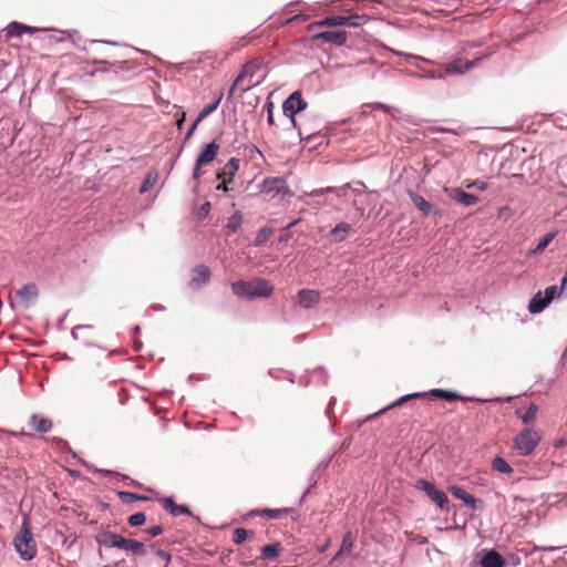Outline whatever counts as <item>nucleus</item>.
<instances>
[{
    "mask_svg": "<svg viewBox=\"0 0 567 567\" xmlns=\"http://www.w3.org/2000/svg\"><path fill=\"white\" fill-rule=\"evenodd\" d=\"M95 540L100 546L122 549L134 557H144L147 554L146 547L142 542L125 538L110 530L99 532L95 536Z\"/></svg>",
    "mask_w": 567,
    "mask_h": 567,
    "instance_id": "nucleus-1",
    "label": "nucleus"
},
{
    "mask_svg": "<svg viewBox=\"0 0 567 567\" xmlns=\"http://www.w3.org/2000/svg\"><path fill=\"white\" fill-rule=\"evenodd\" d=\"M262 66V60L260 59H254L248 61L244 64L241 68L239 74L235 79L228 96L231 97L234 95L235 90H240L241 92H246L249 89H251L255 85H258L261 82V79H255L258 71L261 70Z\"/></svg>",
    "mask_w": 567,
    "mask_h": 567,
    "instance_id": "nucleus-2",
    "label": "nucleus"
},
{
    "mask_svg": "<svg viewBox=\"0 0 567 567\" xmlns=\"http://www.w3.org/2000/svg\"><path fill=\"white\" fill-rule=\"evenodd\" d=\"M14 547L23 560H31L37 555V543L29 530V522L23 519L21 533L14 537Z\"/></svg>",
    "mask_w": 567,
    "mask_h": 567,
    "instance_id": "nucleus-3",
    "label": "nucleus"
},
{
    "mask_svg": "<svg viewBox=\"0 0 567 567\" xmlns=\"http://www.w3.org/2000/svg\"><path fill=\"white\" fill-rule=\"evenodd\" d=\"M427 395L434 396V398H440V399L446 400L449 402L464 400V398L456 392H451V391H446L443 389H433L430 392L412 393V394L404 395V396L398 399L396 401H394L393 403H391L390 405H388L386 408H384L383 410H381L380 413H383L392 408L402 405L403 403H405L412 399L424 398Z\"/></svg>",
    "mask_w": 567,
    "mask_h": 567,
    "instance_id": "nucleus-4",
    "label": "nucleus"
},
{
    "mask_svg": "<svg viewBox=\"0 0 567 567\" xmlns=\"http://www.w3.org/2000/svg\"><path fill=\"white\" fill-rule=\"evenodd\" d=\"M38 297V286L33 282H30L25 284L16 291L14 296L10 300V303L11 307H17L19 309H29L37 302Z\"/></svg>",
    "mask_w": 567,
    "mask_h": 567,
    "instance_id": "nucleus-5",
    "label": "nucleus"
},
{
    "mask_svg": "<svg viewBox=\"0 0 567 567\" xmlns=\"http://www.w3.org/2000/svg\"><path fill=\"white\" fill-rule=\"evenodd\" d=\"M540 441V435L536 430L525 429L514 441V446L519 455H529L534 452Z\"/></svg>",
    "mask_w": 567,
    "mask_h": 567,
    "instance_id": "nucleus-6",
    "label": "nucleus"
},
{
    "mask_svg": "<svg viewBox=\"0 0 567 567\" xmlns=\"http://www.w3.org/2000/svg\"><path fill=\"white\" fill-rule=\"evenodd\" d=\"M219 148L220 146L216 141H213L203 148V151L200 152L196 159L195 167L193 169L194 179L200 178L203 174L200 168L215 159Z\"/></svg>",
    "mask_w": 567,
    "mask_h": 567,
    "instance_id": "nucleus-7",
    "label": "nucleus"
},
{
    "mask_svg": "<svg viewBox=\"0 0 567 567\" xmlns=\"http://www.w3.org/2000/svg\"><path fill=\"white\" fill-rule=\"evenodd\" d=\"M307 107V102L302 99L299 91L293 92L282 104L284 114L290 118L291 124L296 127V114Z\"/></svg>",
    "mask_w": 567,
    "mask_h": 567,
    "instance_id": "nucleus-8",
    "label": "nucleus"
},
{
    "mask_svg": "<svg viewBox=\"0 0 567 567\" xmlns=\"http://www.w3.org/2000/svg\"><path fill=\"white\" fill-rule=\"evenodd\" d=\"M416 486L424 491L426 495L441 508L447 507L449 498L446 494L440 489H436L432 483L425 480H419Z\"/></svg>",
    "mask_w": 567,
    "mask_h": 567,
    "instance_id": "nucleus-9",
    "label": "nucleus"
},
{
    "mask_svg": "<svg viewBox=\"0 0 567 567\" xmlns=\"http://www.w3.org/2000/svg\"><path fill=\"white\" fill-rule=\"evenodd\" d=\"M481 60H482V58H477L473 61H467V60H464L461 58L455 59L454 61H452L451 63L445 65L444 73H445V75L446 74H451V75L452 74H463L466 71L471 70L472 68H474L475 65H477Z\"/></svg>",
    "mask_w": 567,
    "mask_h": 567,
    "instance_id": "nucleus-10",
    "label": "nucleus"
},
{
    "mask_svg": "<svg viewBox=\"0 0 567 567\" xmlns=\"http://www.w3.org/2000/svg\"><path fill=\"white\" fill-rule=\"evenodd\" d=\"M445 192L447 193V196L450 198L454 199L455 202L466 207L476 205L480 202V198L477 196L468 194L460 187H454L450 189L445 188Z\"/></svg>",
    "mask_w": 567,
    "mask_h": 567,
    "instance_id": "nucleus-11",
    "label": "nucleus"
},
{
    "mask_svg": "<svg viewBox=\"0 0 567 567\" xmlns=\"http://www.w3.org/2000/svg\"><path fill=\"white\" fill-rule=\"evenodd\" d=\"M348 34L346 31H323L313 35V41H323L338 47L346 43Z\"/></svg>",
    "mask_w": 567,
    "mask_h": 567,
    "instance_id": "nucleus-12",
    "label": "nucleus"
},
{
    "mask_svg": "<svg viewBox=\"0 0 567 567\" xmlns=\"http://www.w3.org/2000/svg\"><path fill=\"white\" fill-rule=\"evenodd\" d=\"M193 276L188 284L192 289H197L210 280V269L205 265H198L193 269Z\"/></svg>",
    "mask_w": 567,
    "mask_h": 567,
    "instance_id": "nucleus-13",
    "label": "nucleus"
},
{
    "mask_svg": "<svg viewBox=\"0 0 567 567\" xmlns=\"http://www.w3.org/2000/svg\"><path fill=\"white\" fill-rule=\"evenodd\" d=\"M298 303L305 309H311L320 301V292L313 289H302L298 291Z\"/></svg>",
    "mask_w": 567,
    "mask_h": 567,
    "instance_id": "nucleus-14",
    "label": "nucleus"
},
{
    "mask_svg": "<svg viewBox=\"0 0 567 567\" xmlns=\"http://www.w3.org/2000/svg\"><path fill=\"white\" fill-rule=\"evenodd\" d=\"M354 540H355V535L351 530H348L343 535L340 549L332 558V561H339L343 557L349 556L353 549Z\"/></svg>",
    "mask_w": 567,
    "mask_h": 567,
    "instance_id": "nucleus-15",
    "label": "nucleus"
},
{
    "mask_svg": "<svg viewBox=\"0 0 567 567\" xmlns=\"http://www.w3.org/2000/svg\"><path fill=\"white\" fill-rule=\"evenodd\" d=\"M239 159L238 158H230L217 173V179L224 181V182H233L234 177L236 176V173L239 169Z\"/></svg>",
    "mask_w": 567,
    "mask_h": 567,
    "instance_id": "nucleus-16",
    "label": "nucleus"
},
{
    "mask_svg": "<svg viewBox=\"0 0 567 567\" xmlns=\"http://www.w3.org/2000/svg\"><path fill=\"white\" fill-rule=\"evenodd\" d=\"M28 424L32 430L39 433H47L51 431L53 427V422L50 419L40 414L31 415Z\"/></svg>",
    "mask_w": 567,
    "mask_h": 567,
    "instance_id": "nucleus-17",
    "label": "nucleus"
},
{
    "mask_svg": "<svg viewBox=\"0 0 567 567\" xmlns=\"http://www.w3.org/2000/svg\"><path fill=\"white\" fill-rule=\"evenodd\" d=\"M231 290L236 296H238L240 298H247V299L255 298L252 281L239 280V281L233 282Z\"/></svg>",
    "mask_w": 567,
    "mask_h": 567,
    "instance_id": "nucleus-18",
    "label": "nucleus"
},
{
    "mask_svg": "<svg viewBox=\"0 0 567 567\" xmlns=\"http://www.w3.org/2000/svg\"><path fill=\"white\" fill-rule=\"evenodd\" d=\"M338 25H347V19L344 16L327 17L323 20L310 23L307 29H308V31H315L317 28L338 27Z\"/></svg>",
    "mask_w": 567,
    "mask_h": 567,
    "instance_id": "nucleus-19",
    "label": "nucleus"
},
{
    "mask_svg": "<svg viewBox=\"0 0 567 567\" xmlns=\"http://www.w3.org/2000/svg\"><path fill=\"white\" fill-rule=\"evenodd\" d=\"M161 503H162V506L164 507V509L167 511L169 514H172L175 517L184 515V514H188V515L190 514V511L187 506L176 504L174 502V499L171 497L161 499Z\"/></svg>",
    "mask_w": 567,
    "mask_h": 567,
    "instance_id": "nucleus-20",
    "label": "nucleus"
},
{
    "mask_svg": "<svg viewBox=\"0 0 567 567\" xmlns=\"http://www.w3.org/2000/svg\"><path fill=\"white\" fill-rule=\"evenodd\" d=\"M482 567H504L505 560L501 554L495 550H488L481 559Z\"/></svg>",
    "mask_w": 567,
    "mask_h": 567,
    "instance_id": "nucleus-21",
    "label": "nucleus"
},
{
    "mask_svg": "<svg viewBox=\"0 0 567 567\" xmlns=\"http://www.w3.org/2000/svg\"><path fill=\"white\" fill-rule=\"evenodd\" d=\"M293 511L291 508H278V509H254L250 512V516H265L268 519H278L281 518L284 515H287L289 513H292Z\"/></svg>",
    "mask_w": 567,
    "mask_h": 567,
    "instance_id": "nucleus-22",
    "label": "nucleus"
},
{
    "mask_svg": "<svg viewBox=\"0 0 567 567\" xmlns=\"http://www.w3.org/2000/svg\"><path fill=\"white\" fill-rule=\"evenodd\" d=\"M254 284V292L256 297H269L274 292V286L264 278H258L252 280Z\"/></svg>",
    "mask_w": 567,
    "mask_h": 567,
    "instance_id": "nucleus-23",
    "label": "nucleus"
},
{
    "mask_svg": "<svg viewBox=\"0 0 567 567\" xmlns=\"http://www.w3.org/2000/svg\"><path fill=\"white\" fill-rule=\"evenodd\" d=\"M408 194L411 202L424 216L430 215L432 210V205L425 198H423L421 195L413 190H409Z\"/></svg>",
    "mask_w": 567,
    "mask_h": 567,
    "instance_id": "nucleus-24",
    "label": "nucleus"
},
{
    "mask_svg": "<svg viewBox=\"0 0 567 567\" xmlns=\"http://www.w3.org/2000/svg\"><path fill=\"white\" fill-rule=\"evenodd\" d=\"M350 230L351 226L348 223H340L331 229L329 237L334 243H341L348 237Z\"/></svg>",
    "mask_w": 567,
    "mask_h": 567,
    "instance_id": "nucleus-25",
    "label": "nucleus"
},
{
    "mask_svg": "<svg viewBox=\"0 0 567 567\" xmlns=\"http://www.w3.org/2000/svg\"><path fill=\"white\" fill-rule=\"evenodd\" d=\"M243 223V215L240 212H236L231 215L225 226L226 235H233L238 231Z\"/></svg>",
    "mask_w": 567,
    "mask_h": 567,
    "instance_id": "nucleus-26",
    "label": "nucleus"
},
{
    "mask_svg": "<svg viewBox=\"0 0 567 567\" xmlns=\"http://www.w3.org/2000/svg\"><path fill=\"white\" fill-rule=\"evenodd\" d=\"M548 306V302L545 301L543 293L537 292L529 301L528 310L530 313H539L542 312L546 307Z\"/></svg>",
    "mask_w": 567,
    "mask_h": 567,
    "instance_id": "nucleus-27",
    "label": "nucleus"
},
{
    "mask_svg": "<svg viewBox=\"0 0 567 567\" xmlns=\"http://www.w3.org/2000/svg\"><path fill=\"white\" fill-rule=\"evenodd\" d=\"M281 551V545L279 543H274L266 545L261 548V558L262 559H276Z\"/></svg>",
    "mask_w": 567,
    "mask_h": 567,
    "instance_id": "nucleus-28",
    "label": "nucleus"
},
{
    "mask_svg": "<svg viewBox=\"0 0 567 567\" xmlns=\"http://www.w3.org/2000/svg\"><path fill=\"white\" fill-rule=\"evenodd\" d=\"M450 491L454 497L463 501L467 505L474 506L475 498L471 494H468L465 489L457 487V486H452L450 488Z\"/></svg>",
    "mask_w": 567,
    "mask_h": 567,
    "instance_id": "nucleus-29",
    "label": "nucleus"
},
{
    "mask_svg": "<svg viewBox=\"0 0 567 567\" xmlns=\"http://www.w3.org/2000/svg\"><path fill=\"white\" fill-rule=\"evenodd\" d=\"M492 467L494 471H497L499 473H513V468L511 467V465L501 456H497L493 460Z\"/></svg>",
    "mask_w": 567,
    "mask_h": 567,
    "instance_id": "nucleus-30",
    "label": "nucleus"
},
{
    "mask_svg": "<svg viewBox=\"0 0 567 567\" xmlns=\"http://www.w3.org/2000/svg\"><path fill=\"white\" fill-rule=\"evenodd\" d=\"M24 30H27V25L19 22H11L7 28L6 37L8 39L12 37H20L24 33Z\"/></svg>",
    "mask_w": 567,
    "mask_h": 567,
    "instance_id": "nucleus-31",
    "label": "nucleus"
},
{
    "mask_svg": "<svg viewBox=\"0 0 567 567\" xmlns=\"http://www.w3.org/2000/svg\"><path fill=\"white\" fill-rule=\"evenodd\" d=\"M117 496H118V498L123 503H126V504L133 503L135 501H146V499H148L147 496L137 495V494L131 493V492H118Z\"/></svg>",
    "mask_w": 567,
    "mask_h": 567,
    "instance_id": "nucleus-32",
    "label": "nucleus"
},
{
    "mask_svg": "<svg viewBox=\"0 0 567 567\" xmlns=\"http://www.w3.org/2000/svg\"><path fill=\"white\" fill-rule=\"evenodd\" d=\"M156 181H157V175L154 173H148L140 188V193L141 194L146 193L150 188H152L154 186Z\"/></svg>",
    "mask_w": 567,
    "mask_h": 567,
    "instance_id": "nucleus-33",
    "label": "nucleus"
},
{
    "mask_svg": "<svg viewBox=\"0 0 567 567\" xmlns=\"http://www.w3.org/2000/svg\"><path fill=\"white\" fill-rule=\"evenodd\" d=\"M249 534H254L252 530H247L245 528H236L235 532H234V543L235 544H241L246 540V538L248 537Z\"/></svg>",
    "mask_w": 567,
    "mask_h": 567,
    "instance_id": "nucleus-34",
    "label": "nucleus"
},
{
    "mask_svg": "<svg viewBox=\"0 0 567 567\" xmlns=\"http://www.w3.org/2000/svg\"><path fill=\"white\" fill-rule=\"evenodd\" d=\"M556 234L555 233H548L546 234L540 240L539 243L537 244L536 248H535V251L536 252H540L543 251L555 238Z\"/></svg>",
    "mask_w": 567,
    "mask_h": 567,
    "instance_id": "nucleus-35",
    "label": "nucleus"
},
{
    "mask_svg": "<svg viewBox=\"0 0 567 567\" xmlns=\"http://www.w3.org/2000/svg\"><path fill=\"white\" fill-rule=\"evenodd\" d=\"M346 19H347L348 27H360L367 22L365 16H358V14L348 16V17H346Z\"/></svg>",
    "mask_w": 567,
    "mask_h": 567,
    "instance_id": "nucleus-36",
    "label": "nucleus"
},
{
    "mask_svg": "<svg viewBox=\"0 0 567 567\" xmlns=\"http://www.w3.org/2000/svg\"><path fill=\"white\" fill-rule=\"evenodd\" d=\"M145 520H146V516L142 512L131 515L127 519L130 526H133V527L143 525L145 523Z\"/></svg>",
    "mask_w": 567,
    "mask_h": 567,
    "instance_id": "nucleus-37",
    "label": "nucleus"
},
{
    "mask_svg": "<svg viewBox=\"0 0 567 567\" xmlns=\"http://www.w3.org/2000/svg\"><path fill=\"white\" fill-rule=\"evenodd\" d=\"M536 414H537V406L535 404H530L529 408L527 409V411L520 415L523 422L525 424L532 422L535 417H536Z\"/></svg>",
    "mask_w": 567,
    "mask_h": 567,
    "instance_id": "nucleus-38",
    "label": "nucleus"
},
{
    "mask_svg": "<svg viewBox=\"0 0 567 567\" xmlns=\"http://www.w3.org/2000/svg\"><path fill=\"white\" fill-rule=\"evenodd\" d=\"M220 100H221V95L218 97V100H217L214 104H210V105L205 106V107L199 112V114H198V116H199V121H203L206 116H208L212 112H214V111L217 109V106H218V104H219Z\"/></svg>",
    "mask_w": 567,
    "mask_h": 567,
    "instance_id": "nucleus-39",
    "label": "nucleus"
},
{
    "mask_svg": "<svg viewBox=\"0 0 567 567\" xmlns=\"http://www.w3.org/2000/svg\"><path fill=\"white\" fill-rule=\"evenodd\" d=\"M557 287L556 286H549L545 289L544 291V299L545 301L548 302V305L550 303V301L555 298L556 293H557Z\"/></svg>",
    "mask_w": 567,
    "mask_h": 567,
    "instance_id": "nucleus-40",
    "label": "nucleus"
},
{
    "mask_svg": "<svg viewBox=\"0 0 567 567\" xmlns=\"http://www.w3.org/2000/svg\"><path fill=\"white\" fill-rule=\"evenodd\" d=\"M163 527L161 525H154L152 526L151 528L146 529V533L151 536V537H156L158 535H161L163 533Z\"/></svg>",
    "mask_w": 567,
    "mask_h": 567,
    "instance_id": "nucleus-41",
    "label": "nucleus"
},
{
    "mask_svg": "<svg viewBox=\"0 0 567 567\" xmlns=\"http://www.w3.org/2000/svg\"><path fill=\"white\" fill-rule=\"evenodd\" d=\"M266 109H267V113H268L267 121H268V123L270 125H274L275 124V121H274V103L272 102H267Z\"/></svg>",
    "mask_w": 567,
    "mask_h": 567,
    "instance_id": "nucleus-42",
    "label": "nucleus"
},
{
    "mask_svg": "<svg viewBox=\"0 0 567 567\" xmlns=\"http://www.w3.org/2000/svg\"><path fill=\"white\" fill-rule=\"evenodd\" d=\"M423 76L427 78V79H444L445 78V73L444 72H436V71H427Z\"/></svg>",
    "mask_w": 567,
    "mask_h": 567,
    "instance_id": "nucleus-43",
    "label": "nucleus"
},
{
    "mask_svg": "<svg viewBox=\"0 0 567 567\" xmlns=\"http://www.w3.org/2000/svg\"><path fill=\"white\" fill-rule=\"evenodd\" d=\"M487 183L486 182H483V181H474L471 185H468L467 187H475L480 190H485L487 189Z\"/></svg>",
    "mask_w": 567,
    "mask_h": 567,
    "instance_id": "nucleus-44",
    "label": "nucleus"
},
{
    "mask_svg": "<svg viewBox=\"0 0 567 567\" xmlns=\"http://www.w3.org/2000/svg\"><path fill=\"white\" fill-rule=\"evenodd\" d=\"M513 215V212L509 207L507 206H504L502 208L498 209V217L502 218V217H511Z\"/></svg>",
    "mask_w": 567,
    "mask_h": 567,
    "instance_id": "nucleus-45",
    "label": "nucleus"
},
{
    "mask_svg": "<svg viewBox=\"0 0 567 567\" xmlns=\"http://www.w3.org/2000/svg\"><path fill=\"white\" fill-rule=\"evenodd\" d=\"M308 17L306 16H295L286 21V24L299 22V21H306Z\"/></svg>",
    "mask_w": 567,
    "mask_h": 567,
    "instance_id": "nucleus-46",
    "label": "nucleus"
},
{
    "mask_svg": "<svg viewBox=\"0 0 567 567\" xmlns=\"http://www.w3.org/2000/svg\"><path fill=\"white\" fill-rule=\"evenodd\" d=\"M229 183H230V182H224V181H221V183L216 187V189H217V190H221V192L227 193V192L229 190V188H228V184H229Z\"/></svg>",
    "mask_w": 567,
    "mask_h": 567,
    "instance_id": "nucleus-47",
    "label": "nucleus"
},
{
    "mask_svg": "<svg viewBox=\"0 0 567 567\" xmlns=\"http://www.w3.org/2000/svg\"><path fill=\"white\" fill-rule=\"evenodd\" d=\"M567 290V271L565 272L563 279H561V286H560V291H565Z\"/></svg>",
    "mask_w": 567,
    "mask_h": 567,
    "instance_id": "nucleus-48",
    "label": "nucleus"
},
{
    "mask_svg": "<svg viewBox=\"0 0 567 567\" xmlns=\"http://www.w3.org/2000/svg\"><path fill=\"white\" fill-rule=\"evenodd\" d=\"M157 555H158L161 558L165 559V560H169V559H171L169 554H167L165 550L159 549V550L157 551Z\"/></svg>",
    "mask_w": 567,
    "mask_h": 567,
    "instance_id": "nucleus-49",
    "label": "nucleus"
},
{
    "mask_svg": "<svg viewBox=\"0 0 567 567\" xmlns=\"http://www.w3.org/2000/svg\"><path fill=\"white\" fill-rule=\"evenodd\" d=\"M409 58L417 59V60H421V61H423V62H426V63L433 64V61L427 60V59L422 58V56H417V55H413V54H411V55H409Z\"/></svg>",
    "mask_w": 567,
    "mask_h": 567,
    "instance_id": "nucleus-50",
    "label": "nucleus"
},
{
    "mask_svg": "<svg viewBox=\"0 0 567 567\" xmlns=\"http://www.w3.org/2000/svg\"><path fill=\"white\" fill-rule=\"evenodd\" d=\"M184 121H185V113L183 112L181 117L176 122L178 128H182Z\"/></svg>",
    "mask_w": 567,
    "mask_h": 567,
    "instance_id": "nucleus-51",
    "label": "nucleus"
},
{
    "mask_svg": "<svg viewBox=\"0 0 567 567\" xmlns=\"http://www.w3.org/2000/svg\"><path fill=\"white\" fill-rule=\"evenodd\" d=\"M210 209V203L206 202L205 204H203V206L200 207V210L204 212L205 214H207Z\"/></svg>",
    "mask_w": 567,
    "mask_h": 567,
    "instance_id": "nucleus-52",
    "label": "nucleus"
},
{
    "mask_svg": "<svg viewBox=\"0 0 567 567\" xmlns=\"http://www.w3.org/2000/svg\"><path fill=\"white\" fill-rule=\"evenodd\" d=\"M37 30H38L37 28L27 25V30H24V33H34Z\"/></svg>",
    "mask_w": 567,
    "mask_h": 567,
    "instance_id": "nucleus-53",
    "label": "nucleus"
},
{
    "mask_svg": "<svg viewBox=\"0 0 567 567\" xmlns=\"http://www.w3.org/2000/svg\"><path fill=\"white\" fill-rule=\"evenodd\" d=\"M194 132H195V127H190V128L188 130V132L186 133V140H189V138H190V136L194 134Z\"/></svg>",
    "mask_w": 567,
    "mask_h": 567,
    "instance_id": "nucleus-54",
    "label": "nucleus"
},
{
    "mask_svg": "<svg viewBox=\"0 0 567 567\" xmlns=\"http://www.w3.org/2000/svg\"><path fill=\"white\" fill-rule=\"evenodd\" d=\"M202 121H199V116H197V118L195 120V122L192 124L190 127H195V130L197 128L198 124L200 123Z\"/></svg>",
    "mask_w": 567,
    "mask_h": 567,
    "instance_id": "nucleus-55",
    "label": "nucleus"
},
{
    "mask_svg": "<svg viewBox=\"0 0 567 567\" xmlns=\"http://www.w3.org/2000/svg\"><path fill=\"white\" fill-rule=\"evenodd\" d=\"M328 546H329V542L327 544L322 545L321 547H319L318 550L320 553H323L328 548Z\"/></svg>",
    "mask_w": 567,
    "mask_h": 567,
    "instance_id": "nucleus-56",
    "label": "nucleus"
},
{
    "mask_svg": "<svg viewBox=\"0 0 567 567\" xmlns=\"http://www.w3.org/2000/svg\"><path fill=\"white\" fill-rule=\"evenodd\" d=\"M96 72H97V70H94V71H91L89 74H90L91 76H93V75H95V73H96Z\"/></svg>",
    "mask_w": 567,
    "mask_h": 567,
    "instance_id": "nucleus-57",
    "label": "nucleus"
},
{
    "mask_svg": "<svg viewBox=\"0 0 567 567\" xmlns=\"http://www.w3.org/2000/svg\"><path fill=\"white\" fill-rule=\"evenodd\" d=\"M94 63L103 64V63H105V62H104V61H94Z\"/></svg>",
    "mask_w": 567,
    "mask_h": 567,
    "instance_id": "nucleus-58",
    "label": "nucleus"
}]
</instances>
